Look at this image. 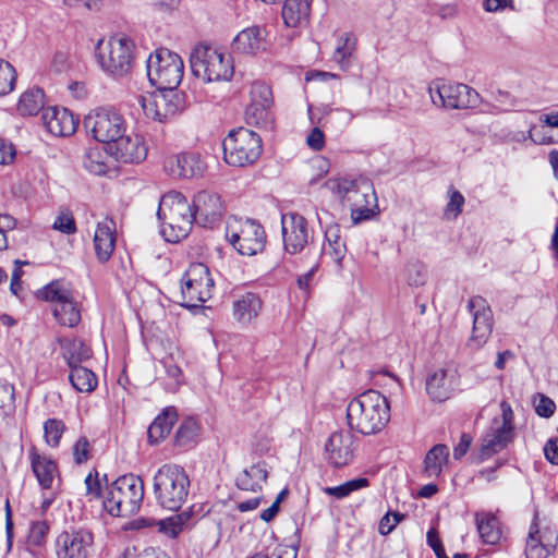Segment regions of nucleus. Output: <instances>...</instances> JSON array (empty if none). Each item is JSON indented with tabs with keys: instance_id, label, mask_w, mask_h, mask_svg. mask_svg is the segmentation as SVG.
<instances>
[{
	"instance_id": "nucleus-1",
	"label": "nucleus",
	"mask_w": 558,
	"mask_h": 558,
	"mask_svg": "<svg viewBox=\"0 0 558 558\" xmlns=\"http://www.w3.org/2000/svg\"><path fill=\"white\" fill-rule=\"evenodd\" d=\"M177 243L187 238L193 229L194 222L204 228L213 229L218 225L225 214L223 202L219 194L203 190L194 195L190 205L186 197L177 192Z\"/></svg>"
},
{
	"instance_id": "nucleus-2",
	"label": "nucleus",
	"mask_w": 558,
	"mask_h": 558,
	"mask_svg": "<svg viewBox=\"0 0 558 558\" xmlns=\"http://www.w3.org/2000/svg\"><path fill=\"white\" fill-rule=\"evenodd\" d=\"M390 420V407L377 390H367L353 398L347 407V421L351 430L362 435L379 433Z\"/></svg>"
},
{
	"instance_id": "nucleus-3",
	"label": "nucleus",
	"mask_w": 558,
	"mask_h": 558,
	"mask_svg": "<svg viewBox=\"0 0 558 558\" xmlns=\"http://www.w3.org/2000/svg\"><path fill=\"white\" fill-rule=\"evenodd\" d=\"M101 70L114 78L131 74L136 60V46L125 34H114L107 40L99 39L95 47Z\"/></svg>"
},
{
	"instance_id": "nucleus-4",
	"label": "nucleus",
	"mask_w": 558,
	"mask_h": 558,
	"mask_svg": "<svg viewBox=\"0 0 558 558\" xmlns=\"http://www.w3.org/2000/svg\"><path fill=\"white\" fill-rule=\"evenodd\" d=\"M329 189L351 209V218L359 223L374 216L377 209V195L367 180L353 181L337 179L328 181Z\"/></svg>"
},
{
	"instance_id": "nucleus-5",
	"label": "nucleus",
	"mask_w": 558,
	"mask_h": 558,
	"mask_svg": "<svg viewBox=\"0 0 558 558\" xmlns=\"http://www.w3.org/2000/svg\"><path fill=\"white\" fill-rule=\"evenodd\" d=\"M144 498V483L141 477L126 474L116 480L108 489L104 509L113 518L134 514Z\"/></svg>"
},
{
	"instance_id": "nucleus-6",
	"label": "nucleus",
	"mask_w": 558,
	"mask_h": 558,
	"mask_svg": "<svg viewBox=\"0 0 558 558\" xmlns=\"http://www.w3.org/2000/svg\"><path fill=\"white\" fill-rule=\"evenodd\" d=\"M190 63L194 75L205 82L230 81L234 73L230 54L210 46L195 48Z\"/></svg>"
},
{
	"instance_id": "nucleus-7",
	"label": "nucleus",
	"mask_w": 558,
	"mask_h": 558,
	"mask_svg": "<svg viewBox=\"0 0 558 558\" xmlns=\"http://www.w3.org/2000/svg\"><path fill=\"white\" fill-rule=\"evenodd\" d=\"M223 159L233 167L253 165L262 155L260 136L245 128L231 130L222 141Z\"/></svg>"
},
{
	"instance_id": "nucleus-8",
	"label": "nucleus",
	"mask_w": 558,
	"mask_h": 558,
	"mask_svg": "<svg viewBox=\"0 0 558 558\" xmlns=\"http://www.w3.org/2000/svg\"><path fill=\"white\" fill-rule=\"evenodd\" d=\"M214 280L208 267L203 263H193L181 278V298L179 305L190 311L203 308L211 298Z\"/></svg>"
},
{
	"instance_id": "nucleus-9",
	"label": "nucleus",
	"mask_w": 558,
	"mask_h": 558,
	"mask_svg": "<svg viewBox=\"0 0 558 558\" xmlns=\"http://www.w3.org/2000/svg\"><path fill=\"white\" fill-rule=\"evenodd\" d=\"M84 126L99 143L108 145L117 142L128 131L124 117L114 108L100 107L84 118Z\"/></svg>"
},
{
	"instance_id": "nucleus-10",
	"label": "nucleus",
	"mask_w": 558,
	"mask_h": 558,
	"mask_svg": "<svg viewBox=\"0 0 558 558\" xmlns=\"http://www.w3.org/2000/svg\"><path fill=\"white\" fill-rule=\"evenodd\" d=\"M432 102L447 110L474 108L480 104V94L462 83L437 80L428 87Z\"/></svg>"
},
{
	"instance_id": "nucleus-11",
	"label": "nucleus",
	"mask_w": 558,
	"mask_h": 558,
	"mask_svg": "<svg viewBox=\"0 0 558 558\" xmlns=\"http://www.w3.org/2000/svg\"><path fill=\"white\" fill-rule=\"evenodd\" d=\"M226 239L239 254L244 256L262 253L266 245L265 230L253 219L241 222L238 230L228 223Z\"/></svg>"
},
{
	"instance_id": "nucleus-12",
	"label": "nucleus",
	"mask_w": 558,
	"mask_h": 558,
	"mask_svg": "<svg viewBox=\"0 0 558 558\" xmlns=\"http://www.w3.org/2000/svg\"><path fill=\"white\" fill-rule=\"evenodd\" d=\"M468 310L473 317V328L466 347L476 351L484 347L493 332L494 314L486 299L481 295H474L469 300Z\"/></svg>"
},
{
	"instance_id": "nucleus-13",
	"label": "nucleus",
	"mask_w": 558,
	"mask_h": 558,
	"mask_svg": "<svg viewBox=\"0 0 558 558\" xmlns=\"http://www.w3.org/2000/svg\"><path fill=\"white\" fill-rule=\"evenodd\" d=\"M281 231L284 251L289 254L301 253L313 238L307 220L298 213L282 215Z\"/></svg>"
},
{
	"instance_id": "nucleus-14",
	"label": "nucleus",
	"mask_w": 558,
	"mask_h": 558,
	"mask_svg": "<svg viewBox=\"0 0 558 558\" xmlns=\"http://www.w3.org/2000/svg\"><path fill=\"white\" fill-rule=\"evenodd\" d=\"M156 90L146 98L138 97L141 107L147 118L166 122L174 118V86H155Z\"/></svg>"
},
{
	"instance_id": "nucleus-15",
	"label": "nucleus",
	"mask_w": 558,
	"mask_h": 558,
	"mask_svg": "<svg viewBox=\"0 0 558 558\" xmlns=\"http://www.w3.org/2000/svg\"><path fill=\"white\" fill-rule=\"evenodd\" d=\"M147 77L153 86H172L174 57L167 48H158L146 61Z\"/></svg>"
},
{
	"instance_id": "nucleus-16",
	"label": "nucleus",
	"mask_w": 558,
	"mask_h": 558,
	"mask_svg": "<svg viewBox=\"0 0 558 558\" xmlns=\"http://www.w3.org/2000/svg\"><path fill=\"white\" fill-rule=\"evenodd\" d=\"M558 532L551 525H531L525 555L526 558H547L555 553Z\"/></svg>"
},
{
	"instance_id": "nucleus-17",
	"label": "nucleus",
	"mask_w": 558,
	"mask_h": 558,
	"mask_svg": "<svg viewBox=\"0 0 558 558\" xmlns=\"http://www.w3.org/2000/svg\"><path fill=\"white\" fill-rule=\"evenodd\" d=\"M93 536L86 529L63 532L57 538L58 558H87Z\"/></svg>"
},
{
	"instance_id": "nucleus-18",
	"label": "nucleus",
	"mask_w": 558,
	"mask_h": 558,
	"mask_svg": "<svg viewBox=\"0 0 558 558\" xmlns=\"http://www.w3.org/2000/svg\"><path fill=\"white\" fill-rule=\"evenodd\" d=\"M271 45L268 25H253L241 31L232 41L233 51L255 54L266 51Z\"/></svg>"
},
{
	"instance_id": "nucleus-19",
	"label": "nucleus",
	"mask_w": 558,
	"mask_h": 558,
	"mask_svg": "<svg viewBox=\"0 0 558 558\" xmlns=\"http://www.w3.org/2000/svg\"><path fill=\"white\" fill-rule=\"evenodd\" d=\"M109 151L117 160L125 163H137L147 156V146L142 136L125 132L111 144Z\"/></svg>"
},
{
	"instance_id": "nucleus-20",
	"label": "nucleus",
	"mask_w": 558,
	"mask_h": 558,
	"mask_svg": "<svg viewBox=\"0 0 558 558\" xmlns=\"http://www.w3.org/2000/svg\"><path fill=\"white\" fill-rule=\"evenodd\" d=\"M325 450L328 461L336 468L349 464L354 453V436L351 432H335L330 435Z\"/></svg>"
},
{
	"instance_id": "nucleus-21",
	"label": "nucleus",
	"mask_w": 558,
	"mask_h": 558,
	"mask_svg": "<svg viewBox=\"0 0 558 558\" xmlns=\"http://www.w3.org/2000/svg\"><path fill=\"white\" fill-rule=\"evenodd\" d=\"M41 120L47 131L54 136H70L77 126V120L65 108L48 107L43 110Z\"/></svg>"
},
{
	"instance_id": "nucleus-22",
	"label": "nucleus",
	"mask_w": 558,
	"mask_h": 558,
	"mask_svg": "<svg viewBox=\"0 0 558 558\" xmlns=\"http://www.w3.org/2000/svg\"><path fill=\"white\" fill-rule=\"evenodd\" d=\"M174 465H162L154 477V493L159 505L167 510H174Z\"/></svg>"
},
{
	"instance_id": "nucleus-23",
	"label": "nucleus",
	"mask_w": 558,
	"mask_h": 558,
	"mask_svg": "<svg viewBox=\"0 0 558 558\" xmlns=\"http://www.w3.org/2000/svg\"><path fill=\"white\" fill-rule=\"evenodd\" d=\"M28 456L38 484L44 489H50L58 474L57 463L50 457L39 453L34 447L29 450Z\"/></svg>"
},
{
	"instance_id": "nucleus-24",
	"label": "nucleus",
	"mask_w": 558,
	"mask_h": 558,
	"mask_svg": "<svg viewBox=\"0 0 558 558\" xmlns=\"http://www.w3.org/2000/svg\"><path fill=\"white\" fill-rule=\"evenodd\" d=\"M514 438V435L500 429L494 425H490L489 429L485 433L482 438L478 461L489 459L494 454L504 450Z\"/></svg>"
},
{
	"instance_id": "nucleus-25",
	"label": "nucleus",
	"mask_w": 558,
	"mask_h": 558,
	"mask_svg": "<svg viewBox=\"0 0 558 558\" xmlns=\"http://www.w3.org/2000/svg\"><path fill=\"white\" fill-rule=\"evenodd\" d=\"M263 302L258 294L245 292L233 302V317L241 325H250L262 311Z\"/></svg>"
},
{
	"instance_id": "nucleus-26",
	"label": "nucleus",
	"mask_w": 558,
	"mask_h": 558,
	"mask_svg": "<svg viewBox=\"0 0 558 558\" xmlns=\"http://www.w3.org/2000/svg\"><path fill=\"white\" fill-rule=\"evenodd\" d=\"M203 426L195 415L183 416L177 427V448L190 450L202 439Z\"/></svg>"
},
{
	"instance_id": "nucleus-27",
	"label": "nucleus",
	"mask_w": 558,
	"mask_h": 558,
	"mask_svg": "<svg viewBox=\"0 0 558 558\" xmlns=\"http://www.w3.org/2000/svg\"><path fill=\"white\" fill-rule=\"evenodd\" d=\"M114 222L112 220L98 222L94 234L95 253L100 263L111 257L116 246Z\"/></svg>"
},
{
	"instance_id": "nucleus-28",
	"label": "nucleus",
	"mask_w": 558,
	"mask_h": 558,
	"mask_svg": "<svg viewBox=\"0 0 558 558\" xmlns=\"http://www.w3.org/2000/svg\"><path fill=\"white\" fill-rule=\"evenodd\" d=\"M357 39L351 32L343 33L337 40L332 60L342 71H349L356 61Z\"/></svg>"
},
{
	"instance_id": "nucleus-29",
	"label": "nucleus",
	"mask_w": 558,
	"mask_h": 558,
	"mask_svg": "<svg viewBox=\"0 0 558 558\" xmlns=\"http://www.w3.org/2000/svg\"><path fill=\"white\" fill-rule=\"evenodd\" d=\"M312 0H284L281 11L287 27L306 25L310 20Z\"/></svg>"
},
{
	"instance_id": "nucleus-30",
	"label": "nucleus",
	"mask_w": 558,
	"mask_h": 558,
	"mask_svg": "<svg viewBox=\"0 0 558 558\" xmlns=\"http://www.w3.org/2000/svg\"><path fill=\"white\" fill-rule=\"evenodd\" d=\"M452 390V376L444 368L436 369L426 379V391L434 401L442 402L449 399Z\"/></svg>"
},
{
	"instance_id": "nucleus-31",
	"label": "nucleus",
	"mask_w": 558,
	"mask_h": 558,
	"mask_svg": "<svg viewBox=\"0 0 558 558\" xmlns=\"http://www.w3.org/2000/svg\"><path fill=\"white\" fill-rule=\"evenodd\" d=\"M174 425V408L167 407L158 414L147 430L150 445H157L165 440Z\"/></svg>"
},
{
	"instance_id": "nucleus-32",
	"label": "nucleus",
	"mask_w": 558,
	"mask_h": 558,
	"mask_svg": "<svg viewBox=\"0 0 558 558\" xmlns=\"http://www.w3.org/2000/svg\"><path fill=\"white\" fill-rule=\"evenodd\" d=\"M61 353L69 367L80 365L92 356V350L77 338H62L59 340Z\"/></svg>"
},
{
	"instance_id": "nucleus-33",
	"label": "nucleus",
	"mask_w": 558,
	"mask_h": 558,
	"mask_svg": "<svg viewBox=\"0 0 558 558\" xmlns=\"http://www.w3.org/2000/svg\"><path fill=\"white\" fill-rule=\"evenodd\" d=\"M179 175L184 179L202 178L206 170V163L196 151H186L177 157Z\"/></svg>"
},
{
	"instance_id": "nucleus-34",
	"label": "nucleus",
	"mask_w": 558,
	"mask_h": 558,
	"mask_svg": "<svg viewBox=\"0 0 558 558\" xmlns=\"http://www.w3.org/2000/svg\"><path fill=\"white\" fill-rule=\"evenodd\" d=\"M449 448L444 444L435 445L425 456L424 474L427 477H438L444 465L448 463Z\"/></svg>"
},
{
	"instance_id": "nucleus-35",
	"label": "nucleus",
	"mask_w": 558,
	"mask_h": 558,
	"mask_svg": "<svg viewBox=\"0 0 558 558\" xmlns=\"http://www.w3.org/2000/svg\"><path fill=\"white\" fill-rule=\"evenodd\" d=\"M52 314L61 326L73 328L81 322V310L73 300V295L66 301L52 306Z\"/></svg>"
},
{
	"instance_id": "nucleus-36",
	"label": "nucleus",
	"mask_w": 558,
	"mask_h": 558,
	"mask_svg": "<svg viewBox=\"0 0 558 558\" xmlns=\"http://www.w3.org/2000/svg\"><path fill=\"white\" fill-rule=\"evenodd\" d=\"M325 239L328 246H324V253L329 255L337 265H341V262L345 256L347 246L341 240L340 227L338 225L327 227L325 231Z\"/></svg>"
},
{
	"instance_id": "nucleus-37",
	"label": "nucleus",
	"mask_w": 558,
	"mask_h": 558,
	"mask_svg": "<svg viewBox=\"0 0 558 558\" xmlns=\"http://www.w3.org/2000/svg\"><path fill=\"white\" fill-rule=\"evenodd\" d=\"M72 295L71 290L61 280H53L36 291V298L40 301L58 305Z\"/></svg>"
},
{
	"instance_id": "nucleus-38",
	"label": "nucleus",
	"mask_w": 558,
	"mask_h": 558,
	"mask_svg": "<svg viewBox=\"0 0 558 558\" xmlns=\"http://www.w3.org/2000/svg\"><path fill=\"white\" fill-rule=\"evenodd\" d=\"M69 380L80 392H92L97 387V377L88 368L81 365L70 367Z\"/></svg>"
},
{
	"instance_id": "nucleus-39",
	"label": "nucleus",
	"mask_w": 558,
	"mask_h": 558,
	"mask_svg": "<svg viewBox=\"0 0 558 558\" xmlns=\"http://www.w3.org/2000/svg\"><path fill=\"white\" fill-rule=\"evenodd\" d=\"M44 108V92L34 87L24 92L17 102V111L22 116H35Z\"/></svg>"
},
{
	"instance_id": "nucleus-40",
	"label": "nucleus",
	"mask_w": 558,
	"mask_h": 558,
	"mask_svg": "<svg viewBox=\"0 0 558 558\" xmlns=\"http://www.w3.org/2000/svg\"><path fill=\"white\" fill-rule=\"evenodd\" d=\"M245 121L248 125L272 129L274 117L271 108L263 107V105H247L245 110Z\"/></svg>"
},
{
	"instance_id": "nucleus-41",
	"label": "nucleus",
	"mask_w": 558,
	"mask_h": 558,
	"mask_svg": "<svg viewBox=\"0 0 558 558\" xmlns=\"http://www.w3.org/2000/svg\"><path fill=\"white\" fill-rule=\"evenodd\" d=\"M15 412L14 386L8 381H0V417L5 420Z\"/></svg>"
},
{
	"instance_id": "nucleus-42",
	"label": "nucleus",
	"mask_w": 558,
	"mask_h": 558,
	"mask_svg": "<svg viewBox=\"0 0 558 558\" xmlns=\"http://www.w3.org/2000/svg\"><path fill=\"white\" fill-rule=\"evenodd\" d=\"M106 156L98 148L88 149L83 158L84 168L93 174L102 175L108 171Z\"/></svg>"
},
{
	"instance_id": "nucleus-43",
	"label": "nucleus",
	"mask_w": 558,
	"mask_h": 558,
	"mask_svg": "<svg viewBox=\"0 0 558 558\" xmlns=\"http://www.w3.org/2000/svg\"><path fill=\"white\" fill-rule=\"evenodd\" d=\"M16 71L7 60L0 58V97L9 95L15 87Z\"/></svg>"
},
{
	"instance_id": "nucleus-44",
	"label": "nucleus",
	"mask_w": 558,
	"mask_h": 558,
	"mask_svg": "<svg viewBox=\"0 0 558 558\" xmlns=\"http://www.w3.org/2000/svg\"><path fill=\"white\" fill-rule=\"evenodd\" d=\"M272 102V93L268 85L262 82H254L251 85L248 105H263V107L271 108Z\"/></svg>"
},
{
	"instance_id": "nucleus-45",
	"label": "nucleus",
	"mask_w": 558,
	"mask_h": 558,
	"mask_svg": "<svg viewBox=\"0 0 558 558\" xmlns=\"http://www.w3.org/2000/svg\"><path fill=\"white\" fill-rule=\"evenodd\" d=\"M368 485V480L365 477H359L351 481H348L339 486L327 487L325 492L333 496L337 499H342L349 496L352 492H355L360 488L366 487Z\"/></svg>"
},
{
	"instance_id": "nucleus-46",
	"label": "nucleus",
	"mask_w": 558,
	"mask_h": 558,
	"mask_svg": "<svg viewBox=\"0 0 558 558\" xmlns=\"http://www.w3.org/2000/svg\"><path fill=\"white\" fill-rule=\"evenodd\" d=\"M65 425L61 420L49 418L44 423V435L50 447H58Z\"/></svg>"
},
{
	"instance_id": "nucleus-47",
	"label": "nucleus",
	"mask_w": 558,
	"mask_h": 558,
	"mask_svg": "<svg viewBox=\"0 0 558 558\" xmlns=\"http://www.w3.org/2000/svg\"><path fill=\"white\" fill-rule=\"evenodd\" d=\"M299 533L300 529L296 527L294 531V536L290 538L289 544H280L275 547L268 558H296L300 544Z\"/></svg>"
},
{
	"instance_id": "nucleus-48",
	"label": "nucleus",
	"mask_w": 558,
	"mask_h": 558,
	"mask_svg": "<svg viewBox=\"0 0 558 558\" xmlns=\"http://www.w3.org/2000/svg\"><path fill=\"white\" fill-rule=\"evenodd\" d=\"M407 282L411 287H422L425 284L427 279L426 267L421 263H411L405 269Z\"/></svg>"
},
{
	"instance_id": "nucleus-49",
	"label": "nucleus",
	"mask_w": 558,
	"mask_h": 558,
	"mask_svg": "<svg viewBox=\"0 0 558 558\" xmlns=\"http://www.w3.org/2000/svg\"><path fill=\"white\" fill-rule=\"evenodd\" d=\"M500 409H501V422L499 421L498 417H495L492 422V425L514 435V425H513L514 413L512 411L511 405L507 401L504 400L500 402Z\"/></svg>"
},
{
	"instance_id": "nucleus-50",
	"label": "nucleus",
	"mask_w": 558,
	"mask_h": 558,
	"mask_svg": "<svg viewBox=\"0 0 558 558\" xmlns=\"http://www.w3.org/2000/svg\"><path fill=\"white\" fill-rule=\"evenodd\" d=\"M480 537L485 544L495 545L504 536L501 525H476Z\"/></svg>"
},
{
	"instance_id": "nucleus-51",
	"label": "nucleus",
	"mask_w": 558,
	"mask_h": 558,
	"mask_svg": "<svg viewBox=\"0 0 558 558\" xmlns=\"http://www.w3.org/2000/svg\"><path fill=\"white\" fill-rule=\"evenodd\" d=\"M534 409L538 416L549 418L554 415L556 410L555 402L543 393H537L534 397Z\"/></svg>"
},
{
	"instance_id": "nucleus-52",
	"label": "nucleus",
	"mask_w": 558,
	"mask_h": 558,
	"mask_svg": "<svg viewBox=\"0 0 558 558\" xmlns=\"http://www.w3.org/2000/svg\"><path fill=\"white\" fill-rule=\"evenodd\" d=\"M53 229L64 234L75 233L76 225L73 216L69 213H61L53 222Z\"/></svg>"
},
{
	"instance_id": "nucleus-53",
	"label": "nucleus",
	"mask_w": 558,
	"mask_h": 558,
	"mask_svg": "<svg viewBox=\"0 0 558 558\" xmlns=\"http://www.w3.org/2000/svg\"><path fill=\"white\" fill-rule=\"evenodd\" d=\"M463 205L464 196L459 191H452L450 194V199L445 209V215L448 218H457L458 215L462 211Z\"/></svg>"
},
{
	"instance_id": "nucleus-54",
	"label": "nucleus",
	"mask_w": 558,
	"mask_h": 558,
	"mask_svg": "<svg viewBox=\"0 0 558 558\" xmlns=\"http://www.w3.org/2000/svg\"><path fill=\"white\" fill-rule=\"evenodd\" d=\"M50 525H29L27 533V544L29 546H41L49 532Z\"/></svg>"
},
{
	"instance_id": "nucleus-55",
	"label": "nucleus",
	"mask_w": 558,
	"mask_h": 558,
	"mask_svg": "<svg viewBox=\"0 0 558 558\" xmlns=\"http://www.w3.org/2000/svg\"><path fill=\"white\" fill-rule=\"evenodd\" d=\"M90 445L86 437H80L73 446V458L75 463L82 464L89 459Z\"/></svg>"
},
{
	"instance_id": "nucleus-56",
	"label": "nucleus",
	"mask_w": 558,
	"mask_h": 558,
	"mask_svg": "<svg viewBox=\"0 0 558 558\" xmlns=\"http://www.w3.org/2000/svg\"><path fill=\"white\" fill-rule=\"evenodd\" d=\"M174 205V193L172 191L161 196L159 206L156 213L158 221H166L168 216L172 213Z\"/></svg>"
},
{
	"instance_id": "nucleus-57",
	"label": "nucleus",
	"mask_w": 558,
	"mask_h": 558,
	"mask_svg": "<svg viewBox=\"0 0 558 558\" xmlns=\"http://www.w3.org/2000/svg\"><path fill=\"white\" fill-rule=\"evenodd\" d=\"M120 558H167L165 554L157 550L156 548L148 547L142 553H137L136 547H128L123 551Z\"/></svg>"
},
{
	"instance_id": "nucleus-58",
	"label": "nucleus",
	"mask_w": 558,
	"mask_h": 558,
	"mask_svg": "<svg viewBox=\"0 0 558 558\" xmlns=\"http://www.w3.org/2000/svg\"><path fill=\"white\" fill-rule=\"evenodd\" d=\"M15 158V148L11 142L0 137V165L11 163Z\"/></svg>"
},
{
	"instance_id": "nucleus-59",
	"label": "nucleus",
	"mask_w": 558,
	"mask_h": 558,
	"mask_svg": "<svg viewBox=\"0 0 558 558\" xmlns=\"http://www.w3.org/2000/svg\"><path fill=\"white\" fill-rule=\"evenodd\" d=\"M177 487H180V490L178 493V499L184 500L189 495V488H190V478L185 471L183 469H179L177 466Z\"/></svg>"
},
{
	"instance_id": "nucleus-60",
	"label": "nucleus",
	"mask_w": 558,
	"mask_h": 558,
	"mask_svg": "<svg viewBox=\"0 0 558 558\" xmlns=\"http://www.w3.org/2000/svg\"><path fill=\"white\" fill-rule=\"evenodd\" d=\"M235 483H236V486L241 490H251V492L256 493L257 490H259L262 488L259 483L258 482H254L250 477V474H247V472L245 470L241 474H239V476L236 477Z\"/></svg>"
},
{
	"instance_id": "nucleus-61",
	"label": "nucleus",
	"mask_w": 558,
	"mask_h": 558,
	"mask_svg": "<svg viewBox=\"0 0 558 558\" xmlns=\"http://www.w3.org/2000/svg\"><path fill=\"white\" fill-rule=\"evenodd\" d=\"M307 145L314 150L323 149L325 145V135L319 128H314L306 138Z\"/></svg>"
},
{
	"instance_id": "nucleus-62",
	"label": "nucleus",
	"mask_w": 558,
	"mask_h": 558,
	"mask_svg": "<svg viewBox=\"0 0 558 558\" xmlns=\"http://www.w3.org/2000/svg\"><path fill=\"white\" fill-rule=\"evenodd\" d=\"M496 102H498L504 111H509L514 108L518 104L517 98L511 96L508 92L498 90L495 96Z\"/></svg>"
},
{
	"instance_id": "nucleus-63",
	"label": "nucleus",
	"mask_w": 558,
	"mask_h": 558,
	"mask_svg": "<svg viewBox=\"0 0 558 558\" xmlns=\"http://www.w3.org/2000/svg\"><path fill=\"white\" fill-rule=\"evenodd\" d=\"M472 444V437L469 434L463 433L460 437V441L453 449V458L456 460L461 459L468 452Z\"/></svg>"
},
{
	"instance_id": "nucleus-64",
	"label": "nucleus",
	"mask_w": 558,
	"mask_h": 558,
	"mask_svg": "<svg viewBox=\"0 0 558 558\" xmlns=\"http://www.w3.org/2000/svg\"><path fill=\"white\" fill-rule=\"evenodd\" d=\"M544 453L550 463L558 465V438H550L546 442Z\"/></svg>"
}]
</instances>
